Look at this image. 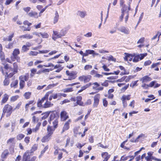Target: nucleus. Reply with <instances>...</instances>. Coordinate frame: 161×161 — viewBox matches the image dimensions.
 <instances>
[{"label": "nucleus", "instance_id": "nucleus-1", "mask_svg": "<svg viewBox=\"0 0 161 161\" xmlns=\"http://www.w3.org/2000/svg\"><path fill=\"white\" fill-rule=\"evenodd\" d=\"M124 3V0H120V4L121 5H123V6L121 9L122 14L119 17V20L120 21H122L124 16L125 15V23H126L129 17V11L130 10V6L127 7L125 5H123Z\"/></svg>", "mask_w": 161, "mask_h": 161}, {"label": "nucleus", "instance_id": "nucleus-2", "mask_svg": "<svg viewBox=\"0 0 161 161\" xmlns=\"http://www.w3.org/2000/svg\"><path fill=\"white\" fill-rule=\"evenodd\" d=\"M13 108L12 107L8 104L6 105L4 107L3 109V114L6 113V116H9L12 112Z\"/></svg>", "mask_w": 161, "mask_h": 161}, {"label": "nucleus", "instance_id": "nucleus-3", "mask_svg": "<svg viewBox=\"0 0 161 161\" xmlns=\"http://www.w3.org/2000/svg\"><path fill=\"white\" fill-rule=\"evenodd\" d=\"M147 55V53H141L140 54L136 55L135 54V55L133 56V57H134V58L133 60V61L134 62H137L139 61V59L140 60L143 59Z\"/></svg>", "mask_w": 161, "mask_h": 161}, {"label": "nucleus", "instance_id": "nucleus-4", "mask_svg": "<svg viewBox=\"0 0 161 161\" xmlns=\"http://www.w3.org/2000/svg\"><path fill=\"white\" fill-rule=\"evenodd\" d=\"M91 76L90 75H82L79 77V80L81 81L87 83L91 79Z\"/></svg>", "mask_w": 161, "mask_h": 161}, {"label": "nucleus", "instance_id": "nucleus-5", "mask_svg": "<svg viewBox=\"0 0 161 161\" xmlns=\"http://www.w3.org/2000/svg\"><path fill=\"white\" fill-rule=\"evenodd\" d=\"M100 98V95L99 94H96L94 97V103L93 107L94 108L97 107L99 104V100Z\"/></svg>", "mask_w": 161, "mask_h": 161}, {"label": "nucleus", "instance_id": "nucleus-6", "mask_svg": "<svg viewBox=\"0 0 161 161\" xmlns=\"http://www.w3.org/2000/svg\"><path fill=\"white\" fill-rule=\"evenodd\" d=\"M92 85H93L92 86V89L95 91L99 92L100 91H102L103 90V87H99L100 85L97 82L92 83Z\"/></svg>", "mask_w": 161, "mask_h": 161}, {"label": "nucleus", "instance_id": "nucleus-7", "mask_svg": "<svg viewBox=\"0 0 161 161\" xmlns=\"http://www.w3.org/2000/svg\"><path fill=\"white\" fill-rule=\"evenodd\" d=\"M69 117L67 112L65 111H63L60 113V118L62 121H65Z\"/></svg>", "mask_w": 161, "mask_h": 161}, {"label": "nucleus", "instance_id": "nucleus-8", "mask_svg": "<svg viewBox=\"0 0 161 161\" xmlns=\"http://www.w3.org/2000/svg\"><path fill=\"white\" fill-rule=\"evenodd\" d=\"M125 54L126 55L125 57L124 58V59L125 61H131L132 60L133 56L135 55V53L133 54H129L128 53H125Z\"/></svg>", "mask_w": 161, "mask_h": 161}, {"label": "nucleus", "instance_id": "nucleus-9", "mask_svg": "<svg viewBox=\"0 0 161 161\" xmlns=\"http://www.w3.org/2000/svg\"><path fill=\"white\" fill-rule=\"evenodd\" d=\"M70 122L71 120L69 119L65 123L63 128L61 132V134H62L65 131L69 129V125Z\"/></svg>", "mask_w": 161, "mask_h": 161}, {"label": "nucleus", "instance_id": "nucleus-10", "mask_svg": "<svg viewBox=\"0 0 161 161\" xmlns=\"http://www.w3.org/2000/svg\"><path fill=\"white\" fill-rule=\"evenodd\" d=\"M53 35L52 37V39L54 40H56V38H61L62 37V36L60 33H59L57 31H53Z\"/></svg>", "mask_w": 161, "mask_h": 161}, {"label": "nucleus", "instance_id": "nucleus-11", "mask_svg": "<svg viewBox=\"0 0 161 161\" xmlns=\"http://www.w3.org/2000/svg\"><path fill=\"white\" fill-rule=\"evenodd\" d=\"M121 32H122L125 34H128L129 33V31L128 28L124 26L120 27L118 29Z\"/></svg>", "mask_w": 161, "mask_h": 161}, {"label": "nucleus", "instance_id": "nucleus-12", "mask_svg": "<svg viewBox=\"0 0 161 161\" xmlns=\"http://www.w3.org/2000/svg\"><path fill=\"white\" fill-rule=\"evenodd\" d=\"M152 78L146 75L142 77L140 79V80L142 81V83L143 82H147L150 81L152 80Z\"/></svg>", "mask_w": 161, "mask_h": 161}, {"label": "nucleus", "instance_id": "nucleus-13", "mask_svg": "<svg viewBox=\"0 0 161 161\" xmlns=\"http://www.w3.org/2000/svg\"><path fill=\"white\" fill-rule=\"evenodd\" d=\"M48 95L45 94L44 96L42 98L41 100L37 103V106L38 107H41L42 106V103L44 102V100H47L48 99Z\"/></svg>", "mask_w": 161, "mask_h": 161}, {"label": "nucleus", "instance_id": "nucleus-14", "mask_svg": "<svg viewBox=\"0 0 161 161\" xmlns=\"http://www.w3.org/2000/svg\"><path fill=\"white\" fill-rule=\"evenodd\" d=\"M51 134H47L43 137L41 140L42 142H43L48 141L51 138Z\"/></svg>", "mask_w": 161, "mask_h": 161}, {"label": "nucleus", "instance_id": "nucleus-15", "mask_svg": "<svg viewBox=\"0 0 161 161\" xmlns=\"http://www.w3.org/2000/svg\"><path fill=\"white\" fill-rule=\"evenodd\" d=\"M82 99V97L80 96L77 97H76L77 102L74 106H76L77 105L82 106L83 104V103L81 101Z\"/></svg>", "mask_w": 161, "mask_h": 161}, {"label": "nucleus", "instance_id": "nucleus-16", "mask_svg": "<svg viewBox=\"0 0 161 161\" xmlns=\"http://www.w3.org/2000/svg\"><path fill=\"white\" fill-rule=\"evenodd\" d=\"M15 138H11L8 140L7 141V144L11 146H14V144H15Z\"/></svg>", "mask_w": 161, "mask_h": 161}, {"label": "nucleus", "instance_id": "nucleus-17", "mask_svg": "<svg viewBox=\"0 0 161 161\" xmlns=\"http://www.w3.org/2000/svg\"><path fill=\"white\" fill-rule=\"evenodd\" d=\"M9 96V95L6 93L4 95L1 101V104H4L7 102Z\"/></svg>", "mask_w": 161, "mask_h": 161}, {"label": "nucleus", "instance_id": "nucleus-18", "mask_svg": "<svg viewBox=\"0 0 161 161\" xmlns=\"http://www.w3.org/2000/svg\"><path fill=\"white\" fill-rule=\"evenodd\" d=\"M77 14L80 17L84 18L86 15V11H79L77 12Z\"/></svg>", "mask_w": 161, "mask_h": 161}, {"label": "nucleus", "instance_id": "nucleus-19", "mask_svg": "<svg viewBox=\"0 0 161 161\" xmlns=\"http://www.w3.org/2000/svg\"><path fill=\"white\" fill-rule=\"evenodd\" d=\"M53 105V103H52L50 101H48L47 100L44 105L42 106L43 107L46 108L51 107Z\"/></svg>", "mask_w": 161, "mask_h": 161}, {"label": "nucleus", "instance_id": "nucleus-20", "mask_svg": "<svg viewBox=\"0 0 161 161\" xmlns=\"http://www.w3.org/2000/svg\"><path fill=\"white\" fill-rule=\"evenodd\" d=\"M28 15L31 17H33L35 18H37L38 17L37 13L32 11L29 13Z\"/></svg>", "mask_w": 161, "mask_h": 161}, {"label": "nucleus", "instance_id": "nucleus-21", "mask_svg": "<svg viewBox=\"0 0 161 161\" xmlns=\"http://www.w3.org/2000/svg\"><path fill=\"white\" fill-rule=\"evenodd\" d=\"M33 37V36L29 34H26L22 36H21L19 37L20 38H26L27 39H31Z\"/></svg>", "mask_w": 161, "mask_h": 161}, {"label": "nucleus", "instance_id": "nucleus-22", "mask_svg": "<svg viewBox=\"0 0 161 161\" xmlns=\"http://www.w3.org/2000/svg\"><path fill=\"white\" fill-rule=\"evenodd\" d=\"M14 33H12L11 34L9 35L7 38H4L3 40L4 41H12V38L14 36Z\"/></svg>", "mask_w": 161, "mask_h": 161}, {"label": "nucleus", "instance_id": "nucleus-23", "mask_svg": "<svg viewBox=\"0 0 161 161\" xmlns=\"http://www.w3.org/2000/svg\"><path fill=\"white\" fill-rule=\"evenodd\" d=\"M92 83H88L86 85H85L81 87V89L79 90L78 91V92H81L84 90L86 89L87 88L89 87L90 86H91V85H92Z\"/></svg>", "mask_w": 161, "mask_h": 161}, {"label": "nucleus", "instance_id": "nucleus-24", "mask_svg": "<svg viewBox=\"0 0 161 161\" xmlns=\"http://www.w3.org/2000/svg\"><path fill=\"white\" fill-rule=\"evenodd\" d=\"M18 83V80H13L10 84L11 87H14V88H16L17 86Z\"/></svg>", "mask_w": 161, "mask_h": 161}, {"label": "nucleus", "instance_id": "nucleus-25", "mask_svg": "<svg viewBox=\"0 0 161 161\" xmlns=\"http://www.w3.org/2000/svg\"><path fill=\"white\" fill-rule=\"evenodd\" d=\"M55 129V128H54L53 129L52 126L48 125L47 127V134L50 133L51 134V136L53 134V132L54 130Z\"/></svg>", "mask_w": 161, "mask_h": 161}, {"label": "nucleus", "instance_id": "nucleus-26", "mask_svg": "<svg viewBox=\"0 0 161 161\" xmlns=\"http://www.w3.org/2000/svg\"><path fill=\"white\" fill-rule=\"evenodd\" d=\"M56 118H57L56 114L53 113H51L50 117V120H48L49 123H51V121H53Z\"/></svg>", "mask_w": 161, "mask_h": 161}, {"label": "nucleus", "instance_id": "nucleus-27", "mask_svg": "<svg viewBox=\"0 0 161 161\" xmlns=\"http://www.w3.org/2000/svg\"><path fill=\"white\" fill-rule=\"evenodd\" d=\"M59 19V15L57 12L56 11L55 13V16L53 19V23L55 24L58 22Z\"/></svg>", "mask_w": 161, "mask_h": 161}, {"label": "nucleus", "instance_id": "nucleus-28", "mask_svg": "<svg viewBox=\"0 0 161 161\" xmlns=\"http://www.w3.org/2000/svg\"><path fill=\"white\" fill-rule=\"evenodd\" d=\"M13 69H11V71L13 72L14 73H17L18 71V65L16 63H14L13 64Z\"/></svg>", "mask_w": 161, "mask_h": 161}, {"label": "nucleus", "instance_id": "nucleus-29", "mask_svg": "<svg viewBox=\"0 0 161 161\" xmlns=\"http://www.w3.org/2000/svg\"><path fill=\"white\" fill-rule=\"evenodd\" d=\"M29 78L28 75L27 74L26 75L24 76H21L19 77V79L20 80H23L25 81H26L28 80Z\"/></svg>", "mask_w": 161, "mask_h": 161}, {"label": "nucleus", "instance_id": "nucleus-30", "mask_svg": "<svg viewBox=\"0 0 161 161\" xmlns=\"http://www.w3.org/2000/svg\"><path fill=\"white\" fill-rule=\"evenodd\" d=\"M8 153H9L8 150H4L2 154L1 157L3 158H6L8 154Z\"/></svg>", "mask_w": 161, "mask_h": 161}, {"label": "nucleus", "instance_id": "nucleus-31", "mask_svg": "<svg viewBox=\"0 0 161 161\" xmlns=\"http://www.w3.org/2000/svg\"><path fill=\"white\" fill-rule=\"evenodd\" d=\"M20 53L18 49H15L12 53V55L14 56H17Z\"/></svg>", "mask_w": 161, "mask_h": 161}, {"label": "nucleus", "instance_id": "nucleus-32", "mask_svg": "<svg viewBox=\"0 0 161 161\" xmlns=\"http://www.w3.org/2000/svg\"><path fill=\"white\" fill-rule=\"evenodd\" d=\"M76 73L75 72L72 71L70 72L69 76L71 77L72 79H75L76 77Z\"/></svg>", "mask_w": 161, "mask_h": 161}, {"label": "nucleus", "instance_id": "nucleus-33", "mask_svg": "<svg viewBox=\"0 0 161 161\" xmlns=\"http://www.w3.org/2000/svg\"><path fill=\"white\" fill-rule=\"evenodd\" d=\"M130 95H123L121 98L122 100L125 101L126 100H129L130 99Z\"/></svg>", "mask_w": 161, "mask_h": 161}, {"label": "nucleus", "instance_id": "nucleus-34", "mask_svg": "<svg viewBox=\"0 0 161 161\" xmlns=\"http://www.w3.org/2000/svg\"><path fill=\"white\" fill-rule=\"evenodd\" d=\"M25 136V135L22 134H19L16 136V139L17 140H20L22 139Z\"/></svg>", "mask_w": 161, "mask_h": 161}, {"label": "nucleus", "instance_id": "nucleus-35", "mask_svg": "<svg viewBox=\"0 0 161 161\" xmlns=\"http://www.w3.org/2000/svg\"><path fill=\"white\" fill-rule=\"evenodd\" d=\"M48 146H46L43 149L41 152V154L39 156V158H41V157L42 156L43 154L45 153V151L48 149Z\"/></svg>", "mask_w": 161, "mask_h": 161}, {"label": "nucleus", "instance_id": "nucleus-36", "mask_svg": "<svg viewBox=\"0 0 161 161\" xmlns=\"http://www.w3.org/2000/svg\"><path fill=\"white\" fill-rule=\"evenodd\" d=\"M40 34L43 38H48L49 37L48 34L46 32H40Z\"/></svg>", "mask_w": 161, "mask_h": 161}, {"label": "nucleus", "instance_id": "nucleus-37", "mask_svg": "<svg viewBox=\"0 0 161 161\" xmlns=\"http://www.w3.org/2000/svg\"><path fill=\"white\" fill-rule=\"evenodd\" d=\"M19 89H22L25 86V82L23 80H20L19 82Z\"/></svg>", "mask_w": 161, "mask_h": 161}, {"label": "nucleus", "instance_id": "nucleus-38", "mask_svg": "<svg viewBox=\"0 0 161 161\" xmlns=\"http://www.w3.org/2000/svg\"><path fill=\"white\" fill-rule=\"evenodd\" d=\"M50 1V4L46 6L44 8L42 9L40 12V13H42L46 9V8L50 6L52 3V0H49Z\"/></svg>", "mask_w": 161, "mask_h": 161}, {"label": "nucleus", "instance_id": "nucleus-39", "mask_svg": "<svg viewBox=\"0 0 161 161\" xmlns=\"http://www.w3.org/2000/svg\"><path fill=\"white\" fill-rule=\"evenodd\" d=\"M14 43L13 42L9 43L5 46V47L8 49H10L13 48Z\"/></svg>", "mask_w": 161, "mask_h": 161}, {"label": "nucleus", "instance_id": "nucleus-40", "mask_svg": "<svg viewBox=\"0 0 161 161\" xmlns=\"http://www.w3.org/2000/svg\"><path fill=\"white\" fill-rule=\"evenodd\" d=\"M31 94V92H26L24 94V96L26 99H28L29 98Z\"/></svg>", "mask_w": 161, "mask_h": 161}, {"label": "nucleus", "instance_id": "nucleus-41", "mask_svg": "<svg viewBox=\"0 0 161 161\" xmlns=\"http://www.w3.org/2000/svg\"><path fill=\"white\" fill-rule=\"evenodd\" d=\"M53 121V127L54 128H55L57 127V125L58 124V120L57 118H56L53 121Z\"/></svg>", "mask_w": 161, "mask_h": 161}, {"label": "nucleus", "instance_id": "nucleus-42", "mask_svg": "<svg viewBox=\"0 0 161 161\" xmlns=\"http://www.w3.org/2000/svg\"><path fill=\"white\" fill-rule=\"evenodd\" d=\"M63 91L64 92H72L73 91L72 88H67L64 89L63 90Z\"/></svg>", "mask_w": 161, "mask_h": 161}, {"label": "nucleus", "instance_id": "nucleus-43", "mask_svg": "<svg viewBox=\"0 0 161 161\" xmlns=\"http://www.w3.org/2000/svg\"><path fill=\"white\" fill-rule=\"evenodd\" d=\"M19 98V96L18 95H16L10 98V101H11L14 102L16 100Z\"/></svg>", "mask_w": 161, "mask_h": 161}, {"label": "nucleus", "instance_id": "nucleus-44", "mask_svg": "<svg viewBox=\"0 0 161 161\" xmlns=\"http://www.w3.org/2000/svg\"><path fill=\"white\" fill-rule=\"evenodd\" d=\"M53 98L54 99L57 98L58 97H61L60 93H55L51 95Z\"/></svg>", "mask_w": 161, "mask_h": 161}, {"label": "nucleus", "instance_id": "nucleus-45", "mask_svg": "<svg viewBox=\"0 0 161 161\" xmlns=\"http://www.w3.org/2000/svg\"><path fill=\"white\" fill-rule=\"evenodd\" d=\"M3 85L4 86H8L9 83V80L8 79L5 78L3 81Z\"/></svg>", "mask_w": 161, "mask_h": 161}, {"label": "nucleus", "instance_id": "nucleus-46", "mask_svg": "<svg viewBox=\"0 0 161 161\" xmlns=\"http://www.w3.org/2000/svg\"><path fill=\"white\" fill-rule=\"evenodd\" d=\"M0 58L2 61L4 60L5 59L4 54L3 52H0Z\"/></svg>", "mask_w": 161, "mask_h": 161}, {"label": "nucleus", "instance_id": "nucleus-47", "mask_svg": "<svg viewBox=\"0 0 161 161\" xmlns=\"http://www.w3.org/2000/svg\"><path fill=\"white\" fill-rule=\"evenodd\" d=\"M102 156L103 158H106L108 157H109V158H110V155H109L107 152L102 153Z\"/></svg>", "mask_w": 161, "mask_h": 161}, {"label": "nucleus", "instance_id": "nucleus-48", "mask_svg": "<svg viewBox=\"0 0 161 161\" xmlns=\"http://www.w3.org/2000/svg\"><path fill=\"white\" fill-rule=\"evenodd\" d=\"M15 121L11 123V130H12V132H13L14 131L15 127Z\"/></svg>", "mask_w": 161, "mask_h": 161}, {"label": "nucleus", "instance_id": "nucleus-49", "mask_svg": "<svg viewBox=\"0 0 161 161\" xmlns=\"http://www.w3.org/2000/svg\"><path fill=\"white\" fill-rule=\"evenodd\" d=\"M123 77L124 78V81H125V82H127L129 81L130 79V76H124Z\"/></svg>", "mask_w": 161, "mask_h": 161}, {"label": "nucleus", "instance_id": "nucleus-50", "mask_svg": "<svg viewBox=\"0 0 161 161\" xmlns=\"http://www.w3.org/2000/svg\"><path fill=\"white\" fill-rule=\"evenodd\" d=\"M103 106L106 107L108 105V102L106 98H103Z\"/></svg>", "mask_w": 161, "mask_h": 161}, {"label": "nucleus", "instance_id": "nucleus-51", "mask_svg": "<svg viewBox=\"0 0 161 161\" xmlns=\"http://www.w3.org/2000/svg\"><path fill=\"white\" fill-rule=\"evenodd\" d=\"M38 54V53L36 51H31L29 53L30 55L34 56H36Z\"/></svg>", "mask_w": 161, "mask_h": 161}, {"label": "nucleus", "instance_id": "nucleus-52", "mask_svg": "<svg viewBox=\"0 0 161 161\" xmlns=\"http://www.w3.org/2000/svg\"><path fill=\"white\" fill-rule=\"evenodd\" d=\"M138 81V80H136L132 82V83L130 84V86L132 87L133 88L134 86H136V84Z\"/></svg>", "mask_w": 161, "mask_h": 161}, {"label": "nucleus", "instance_id": "nucleus-53", "mask_svg": "<svg viewBox=\"0 0 161 161\" xmlns=\"http://www.w3.org/2000/svg\"><path fill=\"white\" fill-rule=\"evenodd\" d=\"M92 67L91 65H86L84 67V69L85 70H87L92 68Z\"/></svg>", "mask_w": 161, "mask_h": 161}, {"label": "nucleus", "instance_id": "nucleus-54", "mask_svg": "<svg viewBox=\"0 0 161 161\" xmlns=\"http://www.w3.org/2000/svg\"><path fill=\"white\" fill-rule=\"evenodd\" d=\"M37 149V146L35 144L32 147L31 149V152H33V151H35Z\"/></svg>", "mask_w": 161, "mask_h": 161}, {"label": "nucleus", "instance_id": "nucleus-55", "mask_svg": "<svg viewBox=\"0 0 161 161\" xmlns=\"http://www.w3.org/2000/svg\"><path fill=\"white\" fill-rule=\"evenodd\" d=\"M30 138L29 136L26 137L24 140V141L25 143L28 144L30 142Z\"/></svg>", "mask_w": 161, "mask_h": 161}, {"label": "nucleus", "instance_id": "nucleus-56", "mask_svg": "<svg viewBox=\"0 0 161 161\" xmlns=\"http://www.w3.org/2000/svg\"><path fill=\"white\" fill-rule=\"evenodd\" d=\"M13 0H6V2L5 3V4L6 5H9L13 1Z\"/></svg>", "mask_w": 161, "mask_h": 161}, {"label": "nucleus", "instance_id": "nucleus-57", "mask_svg": "<svg viewBox=\"0 0 161 161\" xmlns=\"http://www.w3.org/2000/svg\"><path fill=\"white\" fill-rule=\"evenodd\" d=\"M60 34L62 36H64L66 34V33L67 32L66 31L64 30H62L60 32Z\"/></svg>", "mask_w": 161, "mask_h": 161}, {"label": "nucleus", "instance_id": "nucleus-58", "mask_svg": "<svg viewBox=\"0 0 161 161\" xmlns=\"http://www.w3.org/2000/svg\"><path fill=\"white\" fill-rule=\"evenodd\" d=\"M38 119L37 118H36L35 116H33L32 117V121L34 123H36L38 121Z\"/></svg>", "mask_w": 161, "mask_h": 161}, {"label": "nucleus", "instance_id": "nucleus-59", "mask_svg": "<svg viewBox=\"0 0 161 161\" xmlns=\"http://www.w3.org/2000/svg\"><path fill=\"white\" fill-rule=\"evenodd\" d=\"M78 128H75L74 129V135L75 136H77V135L78 134Z\"/></svg>", "mask_w": 161, "mask_h": 161}, {"label": "nucleus", "instance_id": "nucleus-60", "mask_svg": "<svg viewBox=\"0 0 161 161\" xmlns=\"http://www.w3.org/2000/svg\"><path fill=\"white\" fill-rule=\"evenodd\" d=\"M31 9L30 7H27L23 8V10L26 12L28 13L29 12Z\"/></svg>", "mask_w": 161, "mask_h": 161}, {"label": "nucleus", "instance_id": "nucleus-61", "mask_svg": "<svg viewBox=\"0 0 161 161\" xmlns=\"http://www.w3.org/2000/svg\"><path fill=\"white\" fill-rule=\"evenodd\" d=\"M85 144H84L82 145L80 143H76V146L78 148H81L82 147L85 145Z\"/></svg>", "mask_w": 161, "mask_h": 161}, {"label": "nucleus", "instance_id": "nucleus-62", "mask_svg": "<svg viewBox=\"0 0 161 161\" xmlns=\"http://www.w3.org/2000/svg\"><path fill=\"white\" fill-rule=\"evenodd\" d=\"M152 62L150 60H148L145 62L144 65L145 66L149 65Z\"/></svg>", "mask_w": 161, "mask_h": 161}, {"label": "nucleus", "instance_id": "nucleus-63", "mask_svg": "<svg viewBox=\"0 0 161 161\" xmlns=\"http://www.w3.org/2000/svg\"><path fill=\"white\" fill-rule=\"evenodd\" d=\"M135 101H132L129 104V106L133 108L134 107Z\"/></svg>", "mask_w": 161, "mask_h": 161}, {"label": "nucleus", "instance_id": "nucleus-64", "mask_svg": "<svg viewBox=\"0 0 161 161\" xmlns=\"http://www.w3.org/2000/svg\"><path fill=\"white\" fill-rule=\"evenodd\" d=\"M108 84L107 81H105L104 82L102 83V85L105 87L108 86Z\"/></svg>", "mask_w": 161, "mask_h": 161}]
</instances>
